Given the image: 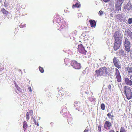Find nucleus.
Here are the masks:
<instances>
[{"mask_svg":"<svg viewBox=\"0 0 132 132\" xmlns=\"http://www.w3.org/2000/svg\"><path fill=\"white\" fill-rule=\"evenodd\" d=\"M110 71L109 68L104 67L96 70L95 72L97 77L102 76H106L110 74Z\"/></svg>","mask_w":132,"mask_h":132,"instance_id":"nucleus-1","label":"nucleus"},{"mask_svg":"<svg viewBox=\"0 0 132 132\" xmlns=\"http://www.w3.org/2000/svg\"><path fill=\"white\" fill-rule=\"evenodd\" d=\"M56 16V17L54 18V19H55V18H57V25L58 27V29L61 30L64 28L66 25V23L63 21H62L61 19L58 17L59 16L57 15Z\"/></svg>","mask_w":132,"mask_h":132,"instance_id":"nucleus-2","label":"nucleus"},{"mask_svg":"<svg viewBox=\"0 0 132 132\" xmlns=\"http://www.w3.org/2000/svg\"><path fill=\"white\" fill-rule=\"evenodd\" d=\"M124 94L125 95L127 99L129 100L132 98L131 89L128 86H125L124 88Z\"/></svg>","mask_w":132,"mask_h":132,"instance_id":"nucleus-3","label":"nucleus"},{"mask_svg":"<svg viewBox=\"0 0 132 132\" xmlns=\"http://www.w3.org/2000/svg\"><path fill=\"white\" fill-rule=\"evenodd\" d=\"M71 65L73 68L76 69H80L81 67L80 63L75 60H73L71 61Z\"/></svg>","mask_w":132,"mask_h":132,"instance_id":"nucleus-4","label":"nucleus"},{"mask_svg":"<svg viewBox=\"0 0 132 132\" xmlns=\"http://www.w3.org/2000/svg\"><path fill=\"white\" fill-rule=\"evenodd\" d=\"M77 49L80 53L84 55L86 54L87 51L85 50L84 47L81 44L78 45Z\"/></svg>","mask_w":132,"mask_h":132,"instance_id":"nucleus-5","label":"nucleus"},{"mask_svg":"<svg viewBox=\"0 0 132 132\" xmlns=\"http://www.w3.org/2000/svg\"><path fill=\"white\" fill-rule=\"evenodd\" d=\"M124 0H117L115 3L116 9L117 11H121V4L123 3Z\"/></svg>","mask_w":132,"mask_h":132,"instance_id":"nucleus-6","label":"nucleus"},{"mask_svg":"<svg viewBox=\"0 0 132 132\" xmlns=\"http://www.w3.org/2000/svg\"><path fill=\"white\" fill-rule=\"evenodd\" d=\"M121 40H115L113 48L115 51L118 49L120 47L121 45Z\"/></svg>","mask_w":132,"mask_h":132,"instance_id":"nucleus-7","label":"nucleus"},{"mask_svg":"<svg viewBox=\"0 0 132 132\" xmlns=\"http://www.w3.org/2000/svg\"><path fill=\"white\" fill-rule=\"evenodd\" d=\"M121 34L118 30L116 31L114 33L113 37L115 39V40H121L120 36Z\"/></svg>","mask_w":132,"mask_h":132,"instance_id":"nucleus-8","label":"nucleus"},{"mask_svg":"<svg viewBox=\"0 0 132 132\" xmlns=\"http://www.w3.org/2000/svg\"><path fill=\"white\" fill-rule=\"evenodd\" d=\"M115 75L118 82H121V77L119 70L117 68L116 69Z\"/></svg>","mask_w":132,"mask_h":132,"instance_id":"nucleus-9","label":"nucleus"},{"mask_svg":"<svg viewBox=\"0 0 132 132\" xmlns=\"http://www.w3.org/2000/svg\"><path fill=\"white\" fill-rule=\"evenodd\" d=\"M112 127V124L109 121H106L104 123V127L105 129L109 130H110Z\"/></svg>","mask_w":132,"mask_h":132,"instance_id":"nucleus-10","label":"nucleus"},{"mask_svg":"<svg viewBox=\"0 0 132 132\" xmlns=\"http://www.w3.org/2000/svg\"><path fill=\"white\" fill-rule=\"evenodd\" d=\"M113 62L114 66L118 68V69L121 68V66L119 65V63L118 62V61L117 59V58L116 57H114L113 60Z\"/></svg>","mask_w":132,"mask_h":132,"instance_id":"nucleus-11","label":"nucleus"},{"mask_svg":"<svg viewBox=\"0 0 132 132\" xmlns=\"http://www.w3.org/2000/svg\"><path fill=\"white\" fill-rule=\"evenodd\" d=\"M125 84L127 85L131 86L132 85V81L128 78H125L124 79Z\"/></svg>","mask_w":132,"mask_h":132,"instance_id":"nucleus-12","label":"nucleus"},{"mask_svg":"<svg viewBox=\"0 0 132 132\" xmlns=\"http://www.w3.org/2000/svg\"><path fill=\"white\" fill-rule=\"evenodd\" d=\"M126 70L127 72L128 75H131L132 74V67H127L126 68Z\"/></svg>","mask_w":132,"mask_h":132,"instance_id":"nucleus-13","label":"nucleus"},{"mask_svg":"<svg viewBox=\"0 0 132 132\" xmlns=\"http://www.w3.org/2000/svg\"><path fill=\"white\" fill-rule=\"evenodd\" d=\"M90 22L91 27H94L96 26V22L94 20H90L89 21Z\"/></svg>","mask_w":132,"mask_h":132,"instance_id":"nucleus-14","label":"nucleus"},{"mask_svg":"<svg viewBox=\"0 0 132 132\" xmlns=\"http://www.w3.org/2000/svg\"><path fill=\"white\" fill-rule=\"evenodd\" d=\"M124 45L125 46H130V42L128 40V39L127 38H126L125 39Z\"/></svg>","mask_w":132,"mask_h":132,"instance_id":"nucleus-15","label":"nucleus"},{"mask_svg":"<svg viewBox=\"0 0 132 132\" xmlns=\"http://www.w3.org/2000/svg\"><path fill=\"white\" fill-rule=\"evenodd\" d=\"M28 127V125L26 121H24L23 122V127L24 131H25L27 129Z\"/></svg>","mask_w":132,"mask_h":132,"instance_id":"nucleus-16","label":"nucleus"},{"mask_svg":"<svg viewBox=\"0 0 132 132\" xmlns=\"http://www.w3.org/2000/svg\"><path fill=\"white\" fill-rule=\"evenodd\" d=\"M81 5L79 3H76L75 4H73L72 7V8L74 9L76 7L79 8L80 7Z\"/></svg>","mask_w":132,"mask_h":132,"instance_id":"nucleus-17","label":"nucleus"},{"mask_svg":"<svg viewBox=\"0 0 132 132\" xmlns=\"http://www.w3.org/2000/svg\"><path fill=\"white\" fill-rule=\"evenodd\" d=\"M2 13L4 14L7 15L9 13V12L4 8H2L1 10Z\"/></svg>","mask_w":132,"mask_h":132,"instance_id":"nucleus-18","label":"nucleus"},{"mask_svg":"<svg viewBox=\"0 0 132 132\" xmlns=\"http://www.w3.org/2000/svg\"><path fill=\"white\" fill-rule=\"evenodd\" d=\"M125 50L127 52H129L130 51V48L131 47L130 46H125Z\"/></svg>","mask_w":132,"mask_h":132,"instance_id":"nucleus-19","label":"nucleus"},{"mask_svg":"<svg viewBox=\"0 0 132 132\" xmlns=\"http://www.w3.org/2000/svg\"><path fill=\"white\" fill-rule=\"evenodd\" d=\"M119 54L121 55H123L124 54V51L122 49H120L119 52Z\"/></svg>","mask_w":132,"mask_h":132,"instance_id":"nucleus-20","label":"nucleus"},{"mask_svg":"<svg viewBox=\"0 0 132 132\" xmlns=\"http://www.w3.org/2000/svg\"><path fill=\"white\" fill-rule=\"evenodd\" d=\"M120 132H126V131L124 127H121L120 128Z\"/></svg>","mask_w":132,"mask_h":132,"instance_id":"nucleus-21","label":"nucleus"},{"mask_svg":"<svg viewBox=\"0 0 132 132\" xmlns=\"http://www.w3.org/2000/svg\"><path fill=\"white\" fill-rule=\"evenodd\" d=\"M101 109L102 110H104L105 109V105L104 104L102 103L101 104Z\"/></svg>","mask_w":132,"mask_h":132,"instance_id":"nucleus-22","label":"nucleus"},{"mask_svg":"<svg viewBox=\"0 0 132 132\" xmlns=\"http://www.w3.org/2000/svg\"><path fill=\"white\" fill-rule=\"evenodd\" d=\"M15 86L18 90L20 92L21 91V88L19 87L16 84H15Z\"/></svg>","mask_w":132,"mask_h":132,"instance_id":"nucleus-23","label":"nucleus"},{"mask_svg":"<svg viewBox=\"0 0 132 132\" xmlns=\"http://www.w3.org/2000/svg\"><path fill=\"white\" fill-rule=\"evenodd\" d=\"M101 124H99L98 128V131L99 132H101Z\"/></svg>","mask_w":132,"mask_h":132,"instance_id":"nucleus-24","label":"nucleus"},{"mask_svg":"<svg viewBox=\"0 0 132 132\" xmlns=\"http://www.w3.org/2000/svg\"><path fill=\"white\" fill-rule=\"evenodd\" d=\"M26 119L27 121H28L29 119V116L28 112H27L26 115Z\"/></svg>","mask_w":132,"mask_h":132,"instance_id":"nucleus-25","label":"nucleus"},{"mask_svg":"<svg viewBox=\"0 0 132 132\" xmlns=\"http://www.w3.org/2000/svg\"><path fill=\"white\" fill-rule=\"evenodd\" d=\"M39 70L42 73H43L44 72V70L43 68L41 67H39Z\"/></svg>","mask_w":132,"mask_h":132,"instance_id":"nucleus-26","label":"nucleus"},{"mask_svg":"<svg viewBox=\"0 0 132 132\" xmlns=\"http://www.w3.org/2000/svg\"><path fill=\"white\" fill-rule=\"evenodd\" d=\"M33 120L34 121V122L35 123V124L37 126H39V124H38V123L36 121V119H35V118H33Z\"/></svg>","mask_w":132,"mask_h":132,"instance_id":"nucleus-27","label":"nucleus"},{"mask_svg":"<svg viewBox=\"0 0 132 132\" xmlns=\"http://www.w3.org/2000/svg\"><path fill=\"white\" fill-rule=\"evenodd\" d=\"M98 14L99 15L101 16L103 14V12L102 11L100 10L99 11Z\"/></svg>","mask_w":132,"mask_h":132,"instance_id":"nucleus-28","label":"nucleus"},{"mask_svg":"<svg viewBox=\"0 0 132 132\" xmlns=\"http://www.w3.org/2000/svg\"><path fill=\"white\" fill-rule=\"evenodd\" d=\"M132 23V18H129L128 20V23L129 24H131Z\"/></svg>","mask_w":132,"mask_h":132,"instance_id":"nucleus-29","label":"nucleus"},{"mask_svg":"<svg viewBox=\"0 0 132 132\" xmlns=\"http://www.w3.org/2000/svg\"><path fill=\"white\" fill-rule=\"evenodd\" d=\"M67 110L66 108L62 109V112L64 113H66L67 112Z\"/></svg>","mask_w":132,"mask_h":132,"instance_id":"nucleus-30","label":"nucleus"},{"mask_svg":"<svg viewBox=\"0 0 132 132\" xmlns=\"http://www.w3.org/2000/svg\"><path fill=\"white\" fill-rule=\"evenodd\" d=\"M64 95L65 96H67L69 95L68 93L66 92H64L63 95Z\"/></svg>","mask_w":132,"mask_h":132,"instance_id":"nucleus-31","label":"nucleus"},{"mask_svg":"<svg viewBox=\"0 0 132 132\" xmlns=\"http://www.w3.org/2000/svg\"><path fill=\"white\" fill-rule=\"evenodd\" d=\"M107 116L109 118H111V115L109 113H108L107 114Z\"/></svg>","mask_w":132,"mask_h":132,"instance_id":"nucleus-32","label":"nucleus"},{"mask_svg":"<svg viewBox=\"0 0 132 132\" xmlns=\"http://www.w3.org/2000/svg\"><path fill=\"white\" fill-rule=\"evenodd\" d=\"M130 56L131 57H132V48L130 50Z\"/></svg>","mask_w":132,"mask_h":132,"instance_id":"nucleus-33","label":"nucleus"},{"mask_svg":"<svg viewBox=\"0 0 132 132\" xmlns=\"http://www.w3.org/2000/svg\"><path fill=\"white\" fill-rule=\"evenodd\" d=\"M108 88L109 89H111V85H109L108 86Z\"/></svg>","mask_w":132,"mask_h":132,"instance_id":"nucleus-34","label":"nucleus"},{"mask_svg":"<svg viewBox=\"0 0 132 132\" xmlns=\"http://www.w3.org/2000/svg\"><path fill=\"white\" fill-rule=\"evenodd\" d=\"M104 2H108L110 0H103Z\"/></svg>","mask_w":132,"mask_h":132,"instance_id":"nucleus-35","label":"nucleus"},{"mask_svg":"<svg viewBox=\"0 0 132 132\" xmlns=\"http://www.w3.org/2000/svg\"><path fill=\"white\" fill-rule=\"evenodd\" d=\"M109 132H115V131L114 130L111 129L109 131Z\"/></svg>","mask_w":132,"mask_h":132,"instance_id":"nucleus-36","label":"nucleus"},{"mask_svg":"<svg viewBox=\"0 0 132 132\" xmlns=\"http://www.w3.org/2000/svg\"><path fill=\"white\" fill-rule=\"evenodd\" d=\"M88 130L85 129L84 131V132H88Z\"/></svg>","mask_w":132,"mask_h":132,"instance_id":"nucleus-37","label":"nucleus"},{"mask_svg":"<svg viewBox=\"0 0 132 132\" xmlns=\"http://www.w3.org/2000/svg\"><path fill=\"white\" fill-rule=\"evenodd\" d=\"M29 112L30 113H32H32H33V111L32 110H31L29 111Z\"/></svg>","mask_w":132,"mask_h":132,"instance_id":"nucleus-38","label":"nucleus"},{"mask_svg":"<svg viewBox=\"0 0 132 132\" xmlns=\"http://www.w3.org/2000/svg\"><path fill=\"white\" fill-rule=\"evenodd\" d=\"M110 16L111 17H113V14L112 13H111L110 14Z\"/></svg>","mask_w":132,"mask_h":132,"instance_id":"nucleus-39","label":"nucleus"},{"mask_svg":"<svg viewBox=\"0 0 132 132\" xmlns=\"http://www.w3.org/2000/svg\"><path fill=\"white\" fill-rule=\"evenodd\" d=\"M130 78L132 80V75H131L130 76Z\"/></svg>","mask_w":132,"mask_h":132,"instance_id":"nucleus-40","label":"nucleus"},{"mask_svg":"<svg viewBox=\"0 0 132 132\" xmlns=\"http://www.w3.org/2000/svg\"><path fill=\"white\" fill-rule=\"evenodd\" d=\"M114 117V116L113 115H111V118L112 117V118H113Z\"/></svg>","mask_w":132,"mask_h":132,"instance_id":"nucleus-41","label":"nucleus"},{"mask_svg":"<svg viewBox=\"0 0 132 132\" xmlns=\"http://www.w3.org/2000/svg\"><path fill=\"white\" fill-rule=\"evenodd\" d=\"M30 92H31V88H30Z\"/></svg>","mask_w":132,"mask_h":132,"instance_id":"nucleus-42","label":"nucleus"},{"mask_svg":"<svg viewBox=\"0 0 132 132\" xmlns=\"http://www.w3.org/2000/svg\"><path fill=\"white\" fill-rule=\"evenodd\" d=\"M83 32L84 33H86V32H87L86 31H85L84 32Z\"/></svg>","mask_w":132,"mask_h":132,"instance_id":"nucleus-43","label":"nucleus"},{"mask_svg":"<svg viewBox=\"0 0 132 132\" xmlns=\"http://www.w3.org/2000/svg\"><path fill=\"white\" fill-rule=\"evenodd\" d=\"M2 0H0V2H2Z\"/></svg>","mask_w":132,"mask_h":132,"instance_id":"nucleus-44","label":"nucleus"},{"mask_svg":"<svg viewBox=\"0 0 132 132\" xmlns=\"http://www.w3.org/2000/svg\"><path fill=\"white\" fill-rule=\"evenodd\" d=\"M15 30H17V29H15Z\"/></svg>","mask_w":132,"mask_h":132,"instance_id":"nucleus-45","label":"nucleus"}]
</instances>
